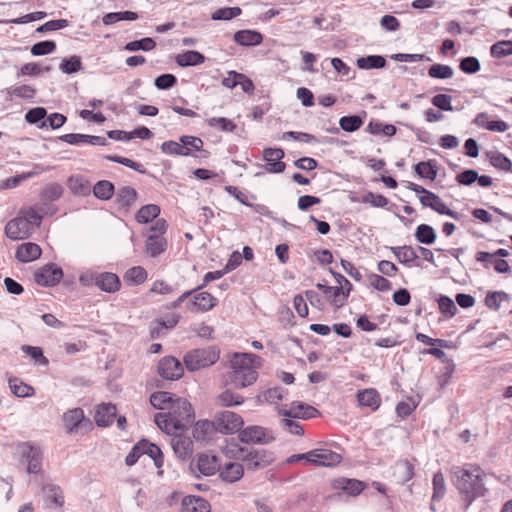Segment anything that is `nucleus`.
Masks as SVG:
<instances>
[{
    "label": "nucleus",
    "instance_id": "nucleus-1",
    "mask_svg": "<svg viewBox=\"0 0 512 512\" xmlns=\"http://www.w3.org/2000/svg\"><path fill=\"white\" fill-rule=\"evenodd\" d=\"M486 473L474 464H466L454 470V484L468 509L477 498L486 496L488 488L485 484Z\"/></svg>",
    "mask_w": 512,
    "mask_h": 512
},
{
    "label": "nucleus",
    "instance_id": "nucleus-2",
    "mask_svg": "<svg viewBox=\"0 0 512 512\" xmlns=\"http://www.w3.org/2000/svg\"><path fill=\"white\" fill-rule=\"evenodd\" d=\"M154 421L162 431L173 435L193 423L194 411L186 399L176 397L166 412L155 414Z\"/></svg>",
    "mask_w": 512,
    "mask_h": 512
},
{
    "label": "nucleus",
    "instance_id": "nucleus-3",
    "mask_svg": "<svg viewBox=\"0 0 512 512\" xmlns=\"http://www.w3.org/2000/svg\"><path fill=\"white\" fill-rule=\"evenodd\" d=\"M262 360L252 353H234L230 359L229 381L235 388L252 385L258 378Z\"/></svg>",
    "mask_w": 512,
    "mask_h": 512
},
{
    "label": "nucleus",
    "instance_id": "nucleus-4",
    "mask_svg": "<svg viewBox=\"0 0 512 512\" xmlns=\"http://www.w3.org/2000/svg\"><path fill=\"white\" fill-rule=\"evenodd\" d=\"M218 359L219 351L214 347H206L189 351L183 362L189 371H197L213 365Z\"/></svg>",
    "mask_w": 512,
    "mask_h": 512
},
{
    "label": "nucleus",
    "instance_id": "nucleus-5",
    "mask_svg": "<svg viewBox=\"0 0 512 512\" xmlns=\"http://www.w3.org/2000/svg\"><path fill=\"white\" fill-rule=\"evenodd\" d=\"M79 281L83 286L95 285L107 293L117 292L121 286L119 277L112 272L82 274Z\"/></svg>",
    "mask_w": 512,
    "mask_h": 512
},
{
    "label": "nucleus",
    "instance_id": "nucleus-6",
    "mask_svg": "<svg viewBox=\"0 0 512 512\" xmlns=\"http://www.w3.org/2000/svg\"><path fill=\"white\" fill-rule=\"evenodd\" d=\"M66 432L71 435L84 434L92 428V423L85 418L81 408H73L66 411L62 416Z\"/></svg>",
    "mask_w": 512,
    "mask_h": 512
},
{
    "label": "nucleus",
    "instance_id": "nucleus-7",
    "mask_svg": "<svg viewBox=\"0 0 512 512\" xmlns=\"http://www.w3.org/2000/svg\"><path fill=\"white\" fill-rule=\"evenodd\" d=\"M16 452L22 463L27 464V472L37 474L41 471L42 452L40 448L31 443L18 444Z\"/></svg>",
    "mask_w": 512,
    "mask_h": 512
},
{
    "label": "nucleus",
    "instance_id": "nucleus-8",
    "mask_svg": "<svg viewBox=\"0 0 512 512\" xmlns=\"http://www.w3.org/2000/svg\"><path fill=\"white\" fill-rule=\"evenodd\" d=\"M238 437L243 443L260 445L268 444L275 439L271 430L257 425L242 429L239 431Z\"/></svg>",
    "mask_w": 512,
    "mask_h": 512
},
{
    "label": "nucleus",
    "instance_id": "nucleus-9",
    "mask_svg": "<svg viewBox=\"0 0 512 512\" xmlns=\"http://www.w3.org/2000/svg\"><path fill=\"white\" fill-rule=\"evenodd\" d=\"M243 423L240 415L228 410L218 413L214 420L216 430L224 434L239 431Z\"/></svg>",
    "mask_w": 512,
    "mask_h": 512
},
{
    "label": "nucleus",
    "instance_id": "nucleus-10",
    "mask_svg": "<svg viewBox=\"0 0 512 512\" xmlns=\"http://www.w3.org/2000/svg\"><path fill=\"white\" fill-rule=\"evenodd\" d=\"M307 462L315 466L332 467L342 461V456L327 448L313 449L307 452Z\"/></svg>",
    "mask_w": 512,
    "mask_h": 512
},
{
    "label": "nucleus",
    "instance_id": "nucleus-11",
    "mask_svg": "<svg viewBox=\"0 0 512 512\" xmlns=\"http://www.w3.org/2000/svg\"><path fill=\"white\" fill-rule=\"evenodd\" d=\"M159 375L167 380H177L183 376L181 362L173 356L163 357L158 363Z\"/></svg>",
    "mask_w": 512,
    "mask_h": 512
},
{
    "label": "nucleus",
    "instance_id": "nucleus-12",
    "mask_svg": "<svg viewBox=\"0 0 512 512\" xmlns=\"http://www.w3.org/2000/svg\"><path fill=\"white\" fill-rule=\"evenodd\" d=\"M318 410L313 406L307 405L302 402H292L289 408H279L278 414L283 417L294 419H310L316 416Z\"/></svg>",
    "mask_w": 512,
    "mask_h": 512
},
{
    "label": "nucleus",
    "instance_id": "nucleus-13",
    "mask_svg": "<svg viewBox=\"0 0 512 512\" xmlns=\"http://www.w3.org/2000/svg\"><path fill=\"white\" fill-rule=\"evenodd\" d=\"M218 304V299L209 292H201L190 298L185 306L186 310L192 313L208 312Z\"/></svg>",
    "mask_w": 512,
    "mask_h": 512
},
{
    "label": "nucleus",
    "instance_id": "nucleus-14",
    "mask_svg": "<svg viewBox=\"0 0 512 512\" xmlns=\"http://www.w3.org/2000/svg\"><path fill=\"white\" fill-rule=\"evenodd\" d=\"M245 461L248 470H258L265 468L274 461V455L272 452L264 449L253 450L242 456Z\"/></svg>",
    "mask_w": 512,
    "mask_h": 512
},
{
    "label": "nucleus",
    "instance_id": "nucleus-15",
    "mask_svg": "<svg viewBox=\"0 0 512 512\" xmlns=\"http://www.w3.org/2000/svg\"><path fill=\"white\" fill-rule=\"evenodd\" d=\"M62 277V269L53 264L45 265L34 274L35 282L41 286H54L60 282Z\"/></svg>",
    "mask_w": 512,
    "mask_h": 512
},
{
    "label": "nucleus",
    "instance_id": "nucleus-16",
    "mask_svg": "<svg viewBox=\"0 0 512 512\" xmlns=\"http://www.w3.org/2000/svg\"><path fill=\"white\" fill-rule=\"evenodd\" d=\"M33 233L30 224L19 215L10 220L5 226V234L12 240H20L28 238Z\"/></svg>",
    "mask_w": 512,
    "mask_h": 512
},
{
    "label": "nucleus",
    "instance_id": "nucleus-17",
    "mask_svg": "<svg viewBox=\"0 0 512 512\" xmlns=\"http://www.w3.org/2000/svg\"><path fill=\"white\" fill-rule=\"evenodd\" d=\"M284 151L281 148H266L263 151V158L266 161L265 170L268 173H282L285 170Z\"/></svg>",
    "mask_w": 512,
    "mask_h": 512
},
{
    "label": "nucleus",
    "instance_id": "nucleus-18",
    "mask_svg": "<svg viewBox=\"0 0 512 512\" xmlns=\"http://www.w3.org/2000/svg\"><path fill=\"white\" fill-rule=\"evenodd\" d=\"M419 200L424 207H430L441 215H447L456 220L460 218L458 212L448 208L441 198L431 191L427 192V196H420Z\"/></svg>",
    "mask_w": 512,
    "mask_h": 512
},
{
    "label": "nucleus",
    "instance_id": "nucleus-19",
    "mask_svg": "<svg viewBox=\"0 0 512 512\" xmlns=\"http://www.w3.org/2000/svg\"><path fill=\"white\" fill-rule=\"evenodd\" d=\"M117 416V409L114 404L101 403L98 405L95 413V422L99 427L111 425Z\"/></svg>",
    "mask_w": 512,
    "mask_h": 512
},
{
    "label": "nucleus",
    "instance_id": "nucleus-20",
    "mask_svg": "<svg viewBox=\"0 0 512 512\" xmlns=\"http://www.w3.org/2000/svg\"><path fill=\"white\" fill-rule=\"evenodd\" d=\"M196 466L204 476H212L220 469L219 459L215 455L202 453L198 456Z\"/></svg>",
    "mask_w": 512,
    "mask_h": 512
},
{
    "label": "nucleus",
    "instance_id": "nucleus-21",
    "mask_svg": "<svg viewBox=\"0 0 512 512\" xmlns=\"http://www.w3.org/2000/svg\"><path fill=\"white\" fill-rule=\"evenodd\" d=\"M333 487L345 492L347 495L357 496L365 489L366 485L357 479L338 478L334 480Z\"/></svg>",
    "mask_w": 512,
    "mask_h": 512
},
{
    "label": "nucleus",
    "instance_id": "nucleus-22",
    "mask_svg": "<svg viewBox=\"0 0 512 512\" xmlns=\"http://www.w3.org/2000/svg\"><path fill=\"white\" fill-rule=\"evenodd\" d=\"M41 248L38 244L26 242L17 247L15 257L23 263L31 262L41 256Z\"/></svg>",
    "mask_w": 512,
    "mask_h": 512
},
{
    "label": "nucleus",
    "instance_id": "nucleus-23",
    "mask_svg": "<svg viewBox=\"0 0 512 512\" xmlns=\"http://www.w3.org/2000/svg\"><path fill=\"white\" fill-rule=\"evenodd\" d=\"M182 512H210V504L200 496L189 495L183 498Z\"/></svg>",
    "mask_w": 512,
    "mask_h": 512
},
{
    "label": "nucleus",
    "instance_id": "nucleus-24",
    "mask_svg": "<svg viewBox=\"0 0 512 512\" xmlns=\"http://www.w3.org/2000/svg\"><path fill=\"white\" fill-rule=\"evenodd\" d=\"M173 435L171 445L176 456L180 459H185L190 456L193 451L192 440L182 435H176V433Z\"/></svg>",
    "mask_w": 512,
    "mask_h": 512
},
{
    "label": "nucleus",
    "instance_id": "nucleus-25",
    "mask_svg": "<svg viewBox=\"0 0 512 512\" xmlns=\"http://www.w3.org/2000/svg\"><path fill=\"white\" fill-rule=\"evenodd\" d=\"M45 502L49 507L60 508L63 506L64 497L59 486L47 484L43 487Z\"/></svg>",
    "mask_w": 512,
    "mask_h": 512
},
{
    "label": "nucleus",
    "instance_id": "nucleus-26",
    "mask_svg": "<svg viewBox=\"0 0 512 512\" xmlns=\"http://www.w3.org/2000/svg\"><path fill=\"white\" fill-rule=\"evenodd\" d=\"M233 39L242 46H255L262 43L263 36L254 30H240L234 34Z\"/></svg>",
    "mask_w": 512,
    "mask_h": 512
},
{
    "label": "nucleus",
    "instance_id": "nucleus-27",
    "mask_svg": "<svg viewBox=\"0 0 512 512\" xmlns=\"http://www.w3.org/2000/svg\"><path fill=\"white\" fill-rule=\"evenodd\" d=\"M393 476L398 484H405L414 476V467L408 460H402L396 463Z\"/></svg>",
    "mask_w": 512,
    "mask_h": 512
},
{
    "label": "nucleus",
    "instance_id": "nucleus-28",
    "mask_svg": "<svg viewBox=\"0 0 512 512\" xmlns=\"http://www.w3.org/2000/svg\"><path fill=\"white\" fill-rule=\"evenodd\" d=\"M176 396L167 391H157L151 394L150 403L151 405L162 412H166Z\"/></svg>",
    "mask_w": 512,
    "mask_h": 512
},
{
    "label": "nucleus",
    "instance_id": "nucleus-29",
    "mask_svg": "<svg viewBox=\"0 0 512 512\" xmlns=\"http://www.w3.org/2000/svg\"><path fill=\"white\" fill-rule=\"evenodd\" d=\"M205 61V56L195 50L185 51L175 57V62L181 67L197 66Z\"/></svg>",
    "mask_w": 512,
    "mask_h": 512
},
{
    "label": "nucleus",
    "instance_id": "nucleus-30",
    "mask_svg": "<svg viewBox=\"0 0 512 512\" xmlns=\"http://www.w3.org/2000/svg\"><path fill=\"white\" fill-rule=\"evenodd\" d=\"M316 287L322 290L331 300L332 304L337 308L342 307L348 298V296H344L346 292H344L340 287L327 286L322 283H318Z\"/></svg>",
    "mask_w": 512,
    "mask_h": 512
},
{
    "label": "nucleus",
    "instance_id": "nucleus-31",
    "mask_svg": "<svg viewBox=\"0 0 512 512\" xmlns=\"http://www.w3.org/2000/svg\"><path fill=\"white\" fill-rule=\"evenodd\" d=\"M167 248V241L161 235H149L146 240V253L150 257L162 254Z\"/></svg>",
    "mask_w": 512,
    "mask_h": 512
},
{
    "label": "nucleus",
    "instance_id": "nucleus-32",
    "mask_svg": "<svg viewBox=\"0 0 512 512\" xmlns=\"http://www.w3.org/2000/svg\"><path fill=\"white\" fill-rule=\"evenodd\" d=\"M244 468L240 463H228L220 471V477L222 480L233 483L240 480L243 477Z\"/></svg>",
    "mask_w": 512,
    "mask_h": 512
},
{
    "label": "nucleus",
    "instance_id": "nucleus-33",
    "mask_svg": "<svg viewBox=\"0 0 512 512\" xmlns=\"http://www.w3.org/2000/svg\"><path fill=\"white\" fill-rule=\"evenodd\" d=\"M137 191L131 186H123L118 189L116 202L119 206L128 209L137 199Z\"/></svg>",
    "mask_w": 512,
    "mask_h": 512
},
{
    "label": "nucleus",
    "instance_id": "nucleus-34",
    "mask_svg": "<svg viewBox=\"0 0 512 512\" xmlns=\"http://www.w3.org/2000/svg\"><path fill=\"white\" fill-rule=\"evenodd\" d=\"M390 250L396 259L402 264L413 262L418 258L416 250L409 245L391 247Z\"/></svg>",
    "mask_w": 512,
    "mask_h": 512
},
{
    "label": "nucleus",
    "instance_id": "nucleus-35",
    "mask_svg": "<svg viewBox=\"0 0 512 512\" xmlns=\"http://www.w3.org/2000/svg\"><path fill=\"white\" fill-rule=\"evenodd\" d=\"M490 164L501 171L512 173V161L503 153L495 151L488 153Z\"/></svg>",
    "mask_w": 512,
    "mask_h": 512
},
{
    "label": "nucleus",
    "instance_id": "nucleus-36",
    "mask_svg": "<svg viewBox=\"0 0 512 512\" xmlns=\"http://www.w3.org/2000/svg\"><path fill=\"white\" fill-rule=\"evenodd\" d=\"M286 395L287 390L284 389L283 387H273L263 391L258 396V401L276 404L279 401L283 400Z\"/></svg>",
    "mask_w": 512,
    "mask_h": 512
},
{
    "label": "nucleus",
    "instance_id": "nucleus-37",
    "mask_svg": "<svg viewBox=\"0 0 512 512\" xmlns=\"http://www.w3.org/2000/svg\"><path fill=\"white\" fill-rule=\"evenodd\" d=\"M356 65L359 69H380L386 65V60L381 55H369L358 58Z\"/></svg>",
    "mask_w": 512,
    "mask_h": 512
},
{
    "label": "nucleus",
    "instance_id": "nucleus-38",
    "mask_svg": "<svg viewBox=\"0 0 512 512\" xmlns=\"http://www.w3.org/2000/svg\"><path fill=\"white\" fill-rule=\"evenodd\" d=\"M357 400L361 406L378 408L380 404L379 394L374 389H366L357 394Z\"/></svg>",
    "mask_w": 512,
    "mask_h": 512
},
{
    "label": "nucleus",
    "instance_id": "nucleus-39",
    "mask_svg": "<svg viewBox=\"0 0 512 512\" xmlns=\"http://www.w3.org/2000/svg\"><path fill=\"white\" fill-rule=\"evenodd\" d=\"M415 238L421 244L430 245L436 240V232L432 226L420 224L416 228Z\"/></svg>",
    "mask_w": 512,
    "mask_h": 512
},
{
    "label": "nucleus",
    "instance_id": "nucleus-40",
    "mask_svg": "<svg viewBox=\"0 0 512 512\" xmlns=\"http://www.w3.org/2000/svg\"><path fill=\"white\" fill-rule=\"evenodd\" d=\"M414 170L416 174L424 179L435 180L437 177V167L433 161H422L415 165Z\"/></svg>",
    "mask_w": 512,
    "mask_h": 512
},
{
    "label": "nucleus",
    "instance_id": "nucleus-41",
    "mask_svg": "<svg viewBox=\"0 0 512 512\" xmlns=\"http://www.w3.org/2000/svg\"><path fill=\"white\" fill-rule=\"evenodd\" d=\"M114 185L107 180L98 181L93 187V194L100 200H109L114 194Z\"/></svg>",
    "mask_w": 512,
    "mask_h": 512
},
{
    "label": "nucleus",
    "instance_id": "nucleus-42",
    "mask_svg": "<svg viewBox=\"0 0 512 512\" xmlns=\"http://www.w3.org/2000/svg\"><path fill=\"white\" fill-rule=\"evenodd\" d=\"M160 214V207L156 204H148L141 207L136 213V220L139 223H148L157 218Z\"/></svg>",
    "mask_w": 512,
    "mask_h": 512
},
{
    "label": "nucleus",
    "instance_id": "nucleus-43",
    "mask_svg": "<svg viewBox=\"0 0 512 512\" xmlns=\"http://www.w3.org/2000/svg\"><path fill=\"white\" fill-rule=\"evenodd\" d=\"M147 279V271L141 266H135L128 269L124 275V280L133 285H140Z\"/></svg>",
    "mask_w": 512,
    "mask_h": 512
},
{
    "label": "nucleus",
    "instance_id": "nucleus-44",
    "mask_svg": "<svg viewBox=\"0 0 512 512\" xmlns=\"http://www.w3.org/2000/svg\"><path fill=\"white\" fill-rule=\"evenodd\" d=\"M161 151L168 155H176V156H189V152L187 148L179 142L176 141H165L161 144Z\"/></svg>",
    "mask_w": 512,
    "mask_h": 512
},
{
    "label": "nucleus",
    "instance_id": "nucleus-45",
    "mask_svg": "<svg viewBox=\"0 0 512 512\" xmlns=\"http://www.w3.org/2000/svg\"><path fill=\"white\" fill-rule=\"evenodd\" d=\"M428 75L435 79H450L454 75L452 67L445 64H433L428 69Z\"/></svg>",
    "mask_w": 512,
    "mask_h": 512
},
{
    "label": "nucleus",
    "instance_id": "nucleus-46",
    "mask_svg": "<svg viewBox=\"0 0 512 512\" xmlns=\"http://www.w3.org/2000/svg\"><path fill=\"white\" fill-rule=\"evenodd\" d=\"M20 215L27 221V224H30L32 230L39 227L42 222V216L40 214V209L37 206L30 207L26 210H21Z\"/></svg>",
    "mask_w": 512,
    "mask_h": 512
},
{
    "label": "nucleus",
    "instance_id": "nucleus-47",
    "mask_svg": "<svg viewBox=\"0 0 512 512\" xmlns=\"http://www.w3.org/2000/svg\"><path fill=\"white\" fill-rule=\"evenodd\" d=\"M82 62L79 56L73 55L70 58H64L59 65V69L65 74H72L82 70Z\"/></svg>",
    "mask_w": 512,
    "mask_h": 512
},
{
    "label": "nucleus",
    "instance_id": "nucleus-48",
    "mask_svg": "<svg viewBox=\"0 0 512 512\" xmlns=\"http://www.w3.org/2000/svg\"><path fill=\"white\" fill-rule=\"evenodd\" d=\"M490 53L494 58H504L512 55V41L503 40L496 42L491 46Z\"/></svg>",
    "mask_w": 512,
    "mask_h": 512
},
{
    "label": "nucleus",
    "instance_id": "nucleus-49",
    "mask_svg": "<svg viewBox=\"0 0 512 512\" xmlns=\"http://www.w3.org/2000/svg\"><path fill=\"white\" fill-rule=\"evenodd\" d=\"M339 125L346 132H355L363 125V120L358 115L343 116L339 120Z\"/></svg>",
    "mask_w": 512,
    "mask_h": 512
},
{
    "label": "nucleus",
    "instance_id": "nucleus-50",
    "mask_svg": "<svg viewBox=\"0 0 512 512\" xmlns=\"http://www.w3.org/2000/svg\"><path fill=\"white\" fill-rule=\"evenodd\" d=\"M155 46H156V42L152 38L146 37V38H142L140 40L128 42L125 45L124 49L127 51H131V52L138 51V50L150 51V50L154 49Z\"/></svg>",
    "mask_w": 512,
    "mask_h": 512
},
{
    "label": "nucleus",
    "instance_id": "nucleus-51",
    "mask_svg": "<svg viewBox=\"0 0 512 512\" xmlns=\"http://www.w3.org/2000/svg\"><path fill=\"white\" fill-rule=\"evenodd\" d=\"M243 401H244V398L241 395L234 393L230 390H225L217 397V403L220 406H226V407L233 406V405H240L243 403Z\"/></svg>",
    "mask_w": 512,
    "mask_h": 512
},
{
    "label": "nucleus",
    "instance_id": "nucleus-52",
    "mask_svg": "<svg viewBox=\"0 0 512 512\" xmlns=\"http://www.w3.org/2000/svg\"><path fill=\"white\" fill-rule=\"evenodd\" d=\"M508 300V294L503 291L489 292L485 297L488 308L498 310L503 301Z\"/></svg>",
    "mask_w": 512,
    "mask_h": 512
},
{
    "label": "nucleus",
    "instance_id": "nucleus-53",
    "mask_svg": "<svg viewBox=\"0 0 512 512\" xmlns=\"http://www.w3.org/2000/svg\"><path fill=\"white\" fill-rule=\"evenodd\" d=\"M105 159L115 162V163L122 164L124 166H127V167H129L139 173H142V174L146 172V169L144 168V166L142 164L137 163V162H135L129 158H126V157L117 156V155H107V156H105Z\"/></svg>",
    "mask_w": 512,
    "mask_h": 512
},
{
    "label": "nucleus",
    "instance_id": "nucleus-54",
    "mask_svg": "<svg viewBox=\"0 0 512 512\" xmlns=\"http://www.w3.org/2000/svg\"><path fill=\"white\" fill-rule=\"evenodd\" d=\"M8 95H15L21 99H32L36 93V90L30 85H20L10 87L6 90Z\"/></svg>",
    "mask_w": 512,
    "mask_h": 512
},
{
    "label": "nucleus",
    "instance_id": "nucleus-55",
    "mask_svg": "<svg viewBox=\"0 0 512 512\" xmlns=\"http://www.w3.org/2000/svg\"><path fill=\"white\" fill-rule=\"evenodd\" d=\"M242 10L239 7H224L216 10L212 14L213 20H231L241 15Z\"/></svg>",
    "mask_w": 512,
    "mask_h": 512
},
{
    "label": "nucleus",
    "instance_id": "nucleus-56",
    "mask_svg": "<svg viewBox=\"0 0 512 512\" xmlns=\"http://www.w3.org/2000/svg\"><path fill=\"white\" fill-rule=\"evenodd\" d=\"M459 68L466 74H474L480 70L481 65L476 57L468 56L460 60Z\"/></svg>",
    "mask_w": 512,
    "mask_h": 512
},
{
    "label": "nucleus",
    "instance_id": "nucleus-57",
    "mask_svg": "<svg viewBox=\"0 0 512 512\" xmlns=\"http://www.w3.org/2000/svg\"><path fill=\"white\" fill-rule=\"evenodd\" d=\"M213 425H215L214 422L211 423L209 421H198L193 428V437L197 441L206 440V436L209 432L212 431Z\"/></svg>",
    "mask_w": 512,
    "mask_h": 512
},
{
    "label": "nucleus",
    "instance_id": "nucleus-58",
    "mask_svg": "<svg viewBox=\"0 0 512 512\" xmlns=\"http://www.w3.org/2000/svg\"><path fill=\"white\" fill-rule=\"evenodd\" d=\"M62 192V187L57 183H53L43 189L41 197L44 201L53 202L61 197Z\"/></svg>",
    "mask_w": 512,
    "mask_h": 512
},
{
    "label": "nucleus",
    "instance_id": "nucleus-59",
    "mask_svg": "<svg viewBox=\"0 0 512 512\" xmlns=\"http://www.w3.org/2000/svg\"><path fill=\"white\" fill-rule=\"evenodd\" d=\"M56 49V43L54 41H41L34 44L31 48V53L34 56L47 55L54 52Z\"/></svg>",
    "mask_w": 512,
    "mask_h": 512
},
{
    "label": "nucleus",
    "instance_id": "nucleus-60",
    "mask_svg": "<svg viewBox=\"0 0 512 512\" xmlns=\"http://www.w3.org/2000/svg\"><path fill=\"white\" fill-rule=\"evenodd\" d=\"M433 495L432 500H440L445 494V479L441 472H437L433 477Z\"/></svg>",
    "mask_w": 512,
    "mask_h": 512
},
{
    "label": "nucleus",
    "instance_id": "nucleus-61",
    "mask_svg": "<svg viewBox=\"0 0 512 512\" xmlns=\"http://www.w3.org/2000/svg\"><path fill=\"white\" fill-rule=\"evenodd\" d=\"M207 124L210 127H218L224 132H232L236 128V125L225 117H212L207 120Z\"/></svg>",
    "mask_w": 512,
    "mask_h": 512
},
{
    "label": "nucleus",
    "instance_id": "nucleus-62",
    "mask_svg": "<svg viewBox=\"0 0 512 512\" xmlns=\"http://www.w3.org/2000/svg\"><path fill=\"white\" fill-rule=\"evenodd\" d=\"M180 141L187 148L189 156L192 155V151H201L204 145L202 139L196 136L184 135L180 137Z\"/></svg>",
    "mask_w": 512,
    "mask_h": 512
},
{
    "label": "nucleus",
    "instance_id": "nucleus-63",
    "mask_svg": "<svg viewBox=\"0 0 512 512\" xmlns=\"http://www.w3.org/2000/svg\"><path fill=\"white\" fill-rule=\"evenodd\" d=\"M141 445L148 447L147 455L154 460L155 466L160 468L163 464V455L160 448L157 445L144 439L142 440Z\"/></svg>",
    "mask_w": 512,
    "mask_h": 512
},
{
    "label": "nucleus",
    "instance_id": "nucleus-64",
    "mask_svg": "<svg viewBox=\"0 0 512 512\" xmlns=\"http://www.w3.org/2000/svg\"><path fill=\"white\" fill-rule=\"evenodd\" d=\"M369 281L372 287L381 292H387L392 289V284L389 280L378 274L369 275Z\"/></svg>",
    "mask_w": 512,
    "mask_h": 512
}]
</instances>
